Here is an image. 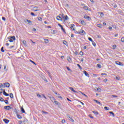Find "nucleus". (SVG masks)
Segmentation results:
<instances>
[{
  "mask_svg": "<svg viewBox=\"0 0 124 124\" xmlns=\"http://www.w3.org/2000/svg\"><path fill=\"white\" fill-rule=\"evenodd\" d=\"M8 39H9V42H13V41H15L16 40V38L15 36H11L8 37Z\"/></svg>",
  "mask_w": 124,
  "mask_h": 124,
  "instance_id": "obj_1",
  "label": "nucleus"
},
{
  "mask_svg": "<svg viewBox=\"0 0 124 124\" xmlns=\"http://www.w3.org/2000/svg\"><path fill=\"white\" fill-rule=\"evenodd\" d=\"M86 34V32L83 30H80L79 31H78V34H80L81 35H84V34Z\"/></svg>",
  "mask_w": 124,
  "mask_h": 124,
  "instance_id": "obj_2",
  "label": "nucleus"
},
{
  "mask_svg": "<svg viewBox=\"0 0 124 124\" xmlns=\"http://www.w3.org/2000/svg\"><path fill=\"white\" fill-rule=\"evenodd\" d=\"M116 64H117V65H120V66H124V64L122 63L121 62H120L119 61H116L115 62Z\"/></svg>",
  "mask_w": 124,
  "mask_h": 124,
  "instance_id": "obj_3",
  "label": "nucleus"
},
{
  "mask_svg": "<svg viewBox=\"0 0 124 124\" xmlns=\"http://www.w3.org/2000/svg\"><path fill=\"white\" fill-rule=\"evenodd\" d=\"M3 85H4V87L6 88H9V87H10V84L8 82H5L3 83Z\"/></svg>",
  "mask_w": 124,
  "mask_h": 124,
  "instance_id": "obj_4",
  "label": "nucleus"
},
{
  "mask_svg": "<svg viewBox=\"0 0 124 124\" xmlns=\"http://www.w3.org/2000/svg\"><path fill=\"white\" fill-rule=\"evenodd\" d=\"M63 19H64V20H63V22H65V21H67V20H69V18L68 17L67 15H65Z\"/></svg>",
  "mask_w": 124,
  "mask_h": 124,
  "instance_id": "obj_5",
  "label": "nucleus"
},
{
  "mask_svg": "<svg viewBox=\"0 0 124 124\" xmlns=\"http://www.w3.org/2000/svg\"><path fill=\"white\" fill-rule=\"evenodd\" d=\"M84 19H87L88 20V21H91L92 20V18H91L90 16H84Z\"/></svg>",
  "mask_w": 124,
  "mask_h": 124,
  "instance_id": "obj_6",
  "label": "nucleus"
},
{
  "mask_svg": "<svg viewBox=\"0 0 124 124\" xmlns=\"http://www.w3.org/2000/svg\"><path fill=\"white\" fill-rule=\"evenodd\" d=\"M20 108L22 113L26 114V111L25 110V109H24V108L23 107H20Z\"/></svg>",
  "mask_w": 124,
  "mask_h": 124,
  "instance_id": "obj_7",
  "label": "nucleus"
},
{
  "mask_svg": "<svg viewBox=\"0 0 124 124\" xmlns=\"http://www.w3.org/2000/svg\"><path fill=\"white\" fill-rule=\"evenodd\" d=\"M79 22L80 23V24H81V25H84V26H86V22H85V21L83 20H79Z\"/></svg>",
  "mask_w": 124,
  "mask_h": 124,
  "instance_id": "obj_8",
  "label": "nucleus"
},
{
  "mask_svg": "<svg viewBox=\"0 0 124 124\" xmlns=\"http://www.w3.org/2000/svg\"><path fill=\"white\" fill-rule=\"evenodd\" d=\"M38 7L37 6H35L33 7V9H32V11L35 12H36V11H38Z\"/></svg>",
  "mask_w": 124,
  "mask_h": 124,
  "instance_id": "obj_9",
  "label": "nucleus"
},
{
  "mask_svg": "<svg viewBox=\"0 0 124 124\" xmlns=\"http://www.w3.org/2000/svg\"><path fill=\"white\" fill-rule=\"evenodd\" d=\"M69 90H71V91H72V92H73V93H78V92L75 91L73 88L70 87H69Z\"/></svg>",
  "mask_w": 124,
  "mask_h": 124,
  "instance_id": "obj_10",
  "label": "nucleus"
},
{
  "mask_svg": "<svg viewBox=\"0 0 124 124\" xmlns=\"http://www.w3.org/2000/svg\"><path fill=\"white\" fill-rule=\"evenodd\" d=\"M83 73L84 75H85V76H86L87 77H90V75H89V73H88L87 71H83Z\"/></svg>",
  "mask_w": 124,
  "mask_h": 124,
  "instance_id": "obj_11",
  "label": "nucleus"
},
{
  "mask_svg": "<svg viewBox=\"0 0 124 124\" xmlns=\"http://www.w3.org/2000/svg\"><path fill=\"white\" fill-rule=\"evenodd\" d=\"M67 118H68V120H69V121H70L71 122H74V120L70 117V116H69V115H67Z\"/></svg>",
  "mask_w": 124,
  "mask_h": 124,
  "instance_id": "obj_12",
  "label": "nucleus"
},
{
  "mask_svg": "<svg viewBox=\"0 0 124 124\" xmlns=\"http://www.w3.org/2000/svg\"><path fill=\"white\" fill-rule=\"evenodd\" d=\"M95 102H96V103H97V104H98L99 105H100V106H102V104H101V103H100V102L98 101L97 100H93Z\"/></svg>",
  "mask_w": 124,
  "mask_h": 124,
  "instance_id": "obj_13",
  "label": "nucleus"
},
{
  "mask_svg": "<svg viewBox=\"0 0 124 124\" xmlns=\"http://www.w3.org/2000/svg\"><path fill=\"white\" fill-rule=\"evenodd\" d=\"M83 9H85V10H89V11H91V9H90V8H89V7L87 6H84L83 7Z\"/></svg>",
  "mask_w": 124,
  "mask_h": 124,
  "instance_id": "obj_14",
  "label": "nucleus"
},
{
  "mask_svg": "<svg viewBox=\"0 0 124 124\" xmlns=\"http://www.w3.org/2000/svg\"><path fill=\"white\" fill-rule=\"evenodd\" d=\"M3 122L5 123V124H8L9 123L10 121L8 119H3Z\"/></svg>",
  "mask_w": 124,
  "mask_h": 124,
  "instance_id": "obj_15",
  "label": "nucleus"
},
{
  "mask_svg": "<svg viewBox=\"0 0 124 124\" xmlns=\"http://www.w3.org/2000/svg\"><path fill=\"white\" fill-rule=\"evenodd\" d=\"M67 61L70 63H71L72 62V60H71L70 57H67Z\"/></svg>",
  "mask_w": 124,
  "mask_h": 124,
  "instance_id": "obj_16",
  "label": "nucleus"
},
{
  "mask_svg": "<svg viewBox=\"0 0 124 124\" xmlns=\"http://www.w3.org/2000/svg\"><path fill=\"white\" fill-rule=\"evenodd\" d=\"M54 103L56 105H58V106H60L61 105V103H59L57 101L55 100L54 101Z\"/></svg>",
  "mask_w": 124,
  "mask_h": 124,
  "instance_id": "obj_17",
  "label": "nucleus"
},
{
  "mask_svg": "<svg viewBox=\"0 0 124 124\" xmlns=\"http://www.w3.org/2000/svg\"><path fill=\"white\" fill-rule=\"evenodd\" d=\"M42 79L43 80H44L45 81V82H48V80H47L46 79V78H45V77L44 76H42Z\"/></svg>",
  "mask_w": 124,
  "mask_h": 124,
  "instance_id": "obj_18",
  "label": "nucleus"
},
{
  "mask_svg": "<svg viewBox=\"0 0 124 124\" xmlns=\"http://www.w3.org/2000/svg\"><path fill=\"white\" fill-rule=\"evenodd\" d=\"M63 44H64V45H66V46H68V44H67V42H66V41H65V40L63 41Z\"/></svg>",
  "mask_w": 124,
  "mask_h": 124,
  "instance_id": "obj_19",
  "label": "nucleus"
},
{
  "mask_svg": "<svg viewBox=\"0 0 124 124\" xmlns=\"http://www.w3.org/2000/svg\"><path fill=\"white\" fill-rule=\"evenodd\" d=\"M42 113H43V114H45V115H47V114H49V112L47 111H45L44 110H42Z\"/></svg>",
  "mask_w": 124,
  "mask_h": 124,
  "instance_id": "obj_20",
  "label": "nucleus"
},
{
  "mask_svg": "<svg viewBox=\"0 0 124 124\" xmlns=\"http://www.w3.org/2000/svg\"><path fill=\"white\" fill-rule=\"evenodd\" d=\"M22 43L24 44V46H27V42L26 40L22 41Z\"/></svg>",
  "mask_w": 124,
  "mask_h": 124,
  "instance_id": "obj_21",
  "label": "nucleus"
},
{
  "mask_svg": "<svg viewBox=\"0 0 124 124\" xmlns=\"http://www.w3.org/2000/svg\"><path fill=\"white\" fill-rule=\"evenodd\" d=\"M109 113L111 114V115H112V117H115V113H114L113 111H109Z\"/></svg>",
  "mask_w": 124,
  "mask_h": 124,
  "instance_id": "obj_22",
  "label": "nucleus"
},
{
  "mask_svg": "<svg viewBox=\"0 0 124 124\" xmlns=\"http://www.w3.org/2000/svg\"><path fill=\"white\" fill-rule=\"evenodd\" d=\"M93 113L95 115H98V112L95 111L94 110L92 111Z\"/></svg>",
  "mask_w": 124,
  "mask_h": 124,
  "instance_id": "obj_23",
  "label": "nucleus"
},
{
  "mask_svg": "<svg viewBox=\"0 0 124 124\" xmlns=\"http://www.w3.org/2000/svg\"><path fill=\"white\" fill-rule=\"evenodd\" d=\"M9 107H10L9 106H6L4 107V108L5 109V110H8Z\"/></svg>",
  "mask_w": 124,
  "mask_h": 124,
  "instance_id": "obj_24",
  "label": "nucleus"
},
{
  "mask_svg": "<svg viewBox=\"0 0 124 124\" xmlns=\"http://www.w3.org/2000/svg\"><path fill=\"white\" fill-rule=\"evenodd\" d=\"M10 97L11 98H14V96L13 95V93H10Z\"/></svg>",
  "mask_w": 124,
  "mask_h": 124,
  "instance_id": "obj_25",
  "label": "nucleus"
},
{
  "mask_svg": "<svg viewBox=\"0 0 124 124\" xmlns=\"http://www.w3.org/2000/svg\"><path fill=\"white\" fill-rule=\"evenodd\" d=\"M44 41L45 43H48V42H49V39H45Z\"/></svg>",
  "mask_w": 124,
  "mask_h": 124,
  "instance_id": "obj_26",
  "label": "nucleus"
},
{
  "mask_svg": "<svg viewBox=\"0 0 124 124\" xmlns=\"http://www.w3.org/2000/svg\"><path fill=\"white\" fill-rule=\"evenodd\" d=\"M3 94V95H5V96H9V94L7 93L6 92L4 93Z\"/></svg>",
  "mask_w": 124,
  "mask_h": 124,
  "instance_id": "obj_27",
  "label": "nucleus"
},
{
  "mask_svg": "<svg viewBox=\"0 0 124 124\" xmlns=\"http://www.w3.org/2000/svg\"><path fill=\"white\" fill-rule=\"evenodd\" d=\"M79 93H81V94H82V95H84V96H85L86 97H88V96H87L86 94L83 93V92H79Z\"/></svg>",
  "mask_w": 124,
  "mask_h": 124,
  "instance_id": "obj_28",
  "label": "nucleus"
},
{
  "mask_svg": "<svg viewBox=\"0 0 124 124\" xmlns=\"http://www.w3.org/2000/svg\"><path fill=\"white\" fill-rule=\"evenodd\" d=\"M30 41H31L32 42V43H33V44H32V46H34V45H35V42H33L32 41V40L31 39H30Z\"/></svg>",
  "mask_w": 124,
  "mask_h": 124,
  "instance_id": "obj_29",
  "label": "nucleus"
},
{
  "mask_svg": "<svg viewBox=\"0 0 124 124\" xmlns=\"http://www.w3.org/2000/svg\"><path fill=\"white\" fill-rule=\"evenodd\" d=\"M16 117L18 119H22V116L20 115L19 114L16 115Z\"/></svg>",
  "mask_w": 124,
  "mask_h": 124,
  "instance_id": "obj_30",
  "label": "nucleus"
},
{
  "mask_svg": "<svg viewBox=\"0 0 124 124\" xmlns=\"http://www.w3.org/2000/svg\"><path fill=\"white\" fill-rule=\"evenodd\" d=\"M31 16H33L34 17H35V16H36V15H35V14H34L33 12H31Z\"/></svg>",
  "mask_w": 124,
  "mask_h": 124,
  "instance_id": "obj_31",
  "label": "nucleus"
},
{
  "mask_svg": "<svg viewBox=\"0 0 124 124\" xmlns=\"http://www.w3.org/2000/svg\"><path fill=\"white\" fill-rule=\"evenodd\" d=\"M30 62H32V63H33V64H35V65H36V63H35V62H33V61H32L31 60H30Z\"/></svg>",
  "mask_w": 124,
  "mask_h": 124,
  "instance_id": "obj_32",
  "label": "nucleus"
},
{
  "mask_svg": "<svg viewBox=\"0 0 124 124\" xmlns=\"http://www.w3.org/2000/svg\"><path fill=\"white\" fill-rule=\"evenodd\" d=\"M102 24H97V27L98 28H102Z\"/></svg>",
  "mask_w": 124,
  "mask_h": 124,
  "instance_id": "obj_33",
  "label": "nucleus"
},
{
  "mask_svg": "<svg viewBox=\"0 0 124 124\" xmlns=\"http://www.w3.org/2000/svg\"><path fill=\"white\" fill-rule=\"evenodd\" d=\"M37 18H38V21H42V17H41L40 16H38L37 17Z\"/></svg>",
  "mask_w": 124,
  "mask_h": 124,
  "instance_id": "obj_34",
  "label": "nucleus"
},
{
  "mask_svg": "<svg viewBox=\"0 0 124 124\" xmlns=\"http://www.w3.org/2000/svg\"><path fill=\"white\" fill-rule=\"evenodd\" d=\"M97 67H98V68H99V69L101 68V65H100V64H99V63L97 64Z\"/></svg>",
  "mask_w": 124,
  "mask_h": 124,
  "instance_id": "obj_35",
  "label": "nucleus"
},
{
  "mask_svg": "<svg viewBox=\"0 0 124 124\" xmlns=\"http://www.w3.org/2000/svg\"><path fill=\"white\" fill-rule=\"evenodd\" d=\"M104 109H105V110H108L110 109V108H109V107H105Z\"/></svg>",
  "mask_w": 124,
  "mask_h": 124,
  "instance_id": "obj_36",
  "label": "nucleus"
},
{
  "mask_svg": "<svg viewBox=\"0 0 124 124\" xmlns=\"http://www.w3.org/2000/svg\"><path fill=\"white\" fill-rule=\"evenodd\" d=\"M96 91H97V92H99V93H101V89H100V88H97Z\"/></svg>",
  "mask_w": 124,
  "mask_h": 124,
  "instance_id": "obj_37",
  "label": "nucleus"
},
{
  "mask_svg": "<svg viewBox=\"0 0 124 124\" xmlns=\"http://www.w3.org/2000/svg\"><path fill=\"white\" fill-rule=\"evenodd\" d=\"M88 40L89 41H91V42H93V39H92L91 37H88Z\"/></svg>",
  "mask_w": 124,
  "mask_h": 124,
  "instance_id": "obj_38",
  "label": "nucleus"
},
{
  "mask_svg": "<svg viewBox=\"0 0 124 124\" xmlns=\"http://www.w3.org/2000/svg\"><path fill=\"white\" fill-rule=\"evenodd\" d=\"M0 101H1V102H3L4 101V99H3L2 97H0Z\"/></svg>",
  "mask_w": 124,
  "mask_h": 124,
  "instance_id": "obj_39",
  "label": "nucleus"
},
{
  "mask_svg": "<svg viewBox=\"0 0 124 124\" xmlns=\"http://www.w3.org/2000/svg\"><path fill=\"white\" fill-rule=\"evenodd\" d=\"M73 27H75V25H74V24H71V29L72 30V29H73Z\"/></svg>",
  "mask_w": 124,
  "mask_h": 124,
  "instance_id": "obj_40",
  "label": "nucleus"
},
{
  "mask_svg": "<svg viewBox=\"0 0 124 124\" xmlns=\"http://www.w3.org/2000/svg\"><path fill=\"white\" fill-rule=\"evenodd\" d=\"M77 65L78 66L79 69L82 70V67L81 66V65H80V64H77Z\"/></svg>",
  "mask_w": 124,
  "mask_h": 124,
  "instance_id": "obj_41",
  "label": "nucleus"
},
{
  "mask_svg": "<svg viewBox=\"0 0 124 124\" xmlns=\"http://www.w3.org/2000/svg\"><path fill=\"white\" fill-rule=\"evenodd\" d=\"M3 46H2L1 48V51L2 52V53H4V50H3Z\"/></svg>",
  "mask_w": 124,
  "mask_h": 124,
  "instance_id": "obj_42",
  "label": "nucleus"
},
{
  "mask_svg": "<svg viewBox=\"0 0 124 124\" xmlns=\"http://www.w3.org/2000/svg\"><path fill=\"white\" fill-rule=\"evenodd\" d=\"M79 55H80V56H83L84 55V53L83 52V51H80Z\"/></svg>",
  "mask_w": 124,
  "mask_h": 124,
  "instance_id": "obj_43",
  "label": "nucleus"
},
{
  "mask_svg": "<svg viewBox=\"0 0 124 124\" xmlns=\"http://www.w3.org/2000/svg\"><path fill=\"white\" fill-rule=\"evenodd\" d=\"M92 44L93 45V46H94V47H95V46H96V44H95V43H94V42L93 41V42H92Z\"/></svg>",
  "mask_w": 124,
  "mask_h": 124,
  "instance_id": "obj_44",
  "label": "nucleus"
},
{
  "mask_svg": "<svg viewBox=\"0 0 124 124\" xmlns=\"http://www.w3.org/2000/svg\"><path fill=\"white\" fill-rule=\"evenodd\" d=\"M100 13L101 17H103V16H104V14H103V13L100 12Z\"/></svg>",
  "mask_w": 124,
  "mask_h": 124,
  "instance_id": "obj_45",
  "label": "nucleus"
},
{
  "mask_svg": "<svg viewBox=\"0 0 124 124\" xmlns=\"http://www.w3.org/2000/svg\"><path fill=\"white\" fill-rule=\"evenodd\" d=\"M4 102H5V104H8V103H9L8 102V100H5Z\"/></svg>",
  "mask_w": 124,
  "mask_h": 124,
  "instance_id": "obj_46",
  "label": "nucleus"
},
{
  "mask_svg": "<svg viewBox=\"0 0 124 124\" xmlns=\"http://www.w3.org/2000/svg\"><path fill=\"white\" fill-rule=\"evenodd\" d=\"M61 15V17H62V18L63 19V18H64V16H65V15H64L63 14H62V15Z\"/></svg>",
  "mask_w": 124,
  "mask_h": 124,
  "instance_id": "obj_47",
  "label": "nucleus"
},
{
  "mask_svg": "<svg viewBox=\"0 0 124 124\" xmlns=\"http://www.w3.org/2000/svg\"><path fill=\"white\" fill-rule=\"evenodd\" d=\"M66 68L67 70H68V71H71V69H70V68H69V67L66 66Z\"/></svg>",
  "mask_w": 124,
  "mask_h": 124,
  "instance_id": "obj_48",
  "label": "nucleus"
},
{
  "mask_svg": "<svg viewBox=\"0 0 124 124\" xmlns=\"http://www.w3.org/2000/svg\"><path fill=\"white\" fill-rule=\"evenodd\" d=\"M3 87H4V85L3 84L1 83L0 85V88H3Z\"/></svg>",
  "mask_w": 124,
  "mask_h": 124,
  "instance_id": "obj_49",
  "label": "nucleus"
},
{
  "mask_svg": "<svg viewBox=\"0 0 124 124\" xmlns=\"http://www.w3.org/2000/svg\"><path fill=\"white\" fill-rule=\"evenodd\" d=\"M116 47H117V46L116 45H114L112 46L113 49H116Z\"/></svg>",
  "mask_w": 124,
  "mask_h": 124,
  "instance_id": "obj_50",
  "label": "nucleus"
},
{
  "mask_svg": "<svg viewBox=\"0 0 124 124\" xmlns=\"http://www.w3.org/2000/svg\"><path fill=\"white\" fill-rule=\"evenodd\" d=\"M49 98H50V99H52L53 100H56V99H55V97H50Z\"/></svg>",
  "mask_w": 124,
  "mask_h": 124,
  "instance_id": "obj_51",
  "label": "nucleus"
},
{
  "mask_svg": "<svg viewBox=\"0 0 124 124\" xmlns=\"http://www.w3.org/2000/svg\"><path fill=\"white\" fill-rule=\"evenodd\" d=\"M121 42H124V37H123L121 38Z\"/></svg>",
  "mask_w": 124,
  "mask_h": 124,
  "instance_id": "obj_52",
  "label": "nucleus"
},
{
  "mask_svg": "<svg viewBox=\"0 0 124 124\" xmlns=\"http://www.w3.org/2000/svg\"><path fill=\"white\" fill-rule=\"evenodd\" d=\"M101 75L102 76H103V75L107 76V74H106V73H101Z\"/></svg>",
  "mask_w": 124,
  "mask_h": 124,
  "instance_id": "obj_53",
  "label": "nucleus"
},
{
  "mask_svg": "<svg viewBox=\"0 0 124 124\" xmlns=\"http://www.w3.org/2000/svg\"><path fill=\"white\" fill-rule=\"evenodd\" d=\"M18 124H23V121H18Z\"/></svg>",
  "mask_w": 124,
  "mask_h": 124,
  "instance_id": "obj_54",
  "label": "nucleus"
},
{
  "mask_svg": "<svg viewBox=\"0 0 124 124\" xmlns=\"http://www.w3.org/2000/svg\"><path fill=\"white\" fill-rule=\"evenodd\" d=\"M2 19L3 20V21H5L6 20V19L4 16L2 17Z\"/></svg>",
  "mask_w": 124,
  "mask_h": 124,
  "instance_id": "obj_55",
  "label": "nucleus"
},
{
  "mask_svg": "<svg viewBox=\"0 0 124 124\" xmlns=\"http://www.w3.org/2000/svg\"><path fill=\"white\" fill-rule=\"evenodd\" d=\"M115 78H116V80H118V81H119V80H120V77H116Z\"/></svg>",
  "mask_w": 124,
  "mask_h": 124,
  "instance_id": "obj_56",
  "label": "nucleus"
},
{
  "mask_svg": "<svg viewBox=\"0 0 124 124\" xmlns=\"http://www.w3.org/2000/svg\"><path fill=\"white\" fill-rule=\"evenodd\" d=\"M28 23H29V24H30V25H31V20H29V21H28Z\"/></svg>",
  "mask_w": 124,
  "mask_h": 124,
  "instance_id": "obj_57",
  "label": "nucleus"
},
{
  "mask_svg": "<svg viewBox=\"0 0 124 124\" xmlns=\"http://www.w3.org/2000/svg\"><path fill=\"white\" fill-rule=\"evenodd\" d=\"M37 95L38 97H42L41 95L39 93H38Z\"/></svg>",
  "mask_w": 124,
  "mask_h": 124,
  "instance_id": "obj_58",
  "label": "nucleus"
},
{
  "mask_svg": "<svg viewBox=\"0 0 124 124\" xmlns=\"http://www.w3.org/2000/svg\"><path fill=\"white\" fill-rule=\"evenodd\" d=\"M62 124H64V123H65V120L64 119L62 120Z\"/></svg>",
  "mask_w": 124,
  "mask_h": 124,
  "instance_id": "obj_59",
  "label": "nucleus"
},
{
  "mask_svg": "<svg viewBox=\"0 0 124 124\" xmlns=\"http://www.w3.org/2000/svg\"><path fill=\"white\" fill-rule=\"evenodd\" d=\"M107 81H108V79H107V78H105V79H104V82H105V83H106Z\"/></svg>",
  "mask_w": 124,
  "mask_h": 124,
  "instance_id": "obj_60",
  "label": "nucleus"
},
{
  "mask_svg": "<svg viewBox=\"0 0 124 124\" xmlns=\"http://www.w3.org/2000/svg\"><path fill=\"white\" fill-rule=\"evenodd\" d=\"M75 33H76V34H79V32L77 31H75Z\"/></svg>",
  "mask_w": 124,
  "mask_h": 124,
  "instance_id": "obj_61",
  "label": "nucleus"
},
{
  "mask_svg": "<svg viewBox=\"0 0 124 124\" xmlns=\"http://www.w3.org/2000/svg\"><path fill=\"white\" fill-rule=\"evenodd\" d=\"M32 31H36V29H35V28H33V29H32Z\"/></svg>",
  "mask_w": 124,
  "mask_h": 124,
  "instance_id": "obj_62",
  "label": "nucleus"
},
{
  "mask_svg": "<svg viewBox=\"0 0 124 124\" xmlns=\"http://www.w3.org/2000/svg\"><path fill=\"white\" fill-rule=\"evenodd\" d=\"M77 107H78L79 108H81V107H82V106H81L80 105H78Z\"/></svg>",
  "mask_w": 124,
  "mask_h": 124,
  "instance_id": "obj_63",
  "label": "nucleus"
},
{
  "mask_svg": "<svg viewBox=\"0 0 124 124\" xmlns=\"http://www.w3.org/2000/svg\"><path fill=\"white\" fill-rule=\"evenodd\" d=\"M13 109V108L10 107H10H9L8 110H10V109Z\"/></svg>",
  "mask_w": 124,
  "mask_h": 124,
  "instance_id": "obj_64",
  "label": "nucleus"
}]
</instances>
